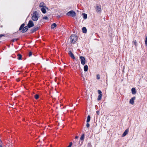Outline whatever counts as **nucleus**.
<instances>
[{
	"mask_svg": "<svg viewBox=\"0 0 147 147\" xmlns=\"http://www.w3.org/2000/svg\"><path fill=\"white\" fill-rule=\"evenodd\" d=\"M25 26L24 24H22L20 26L19 30H22V33L25 32L27 31L28 29V26L24 27Z\"/></svg>",
	"mask_w": 147,
	"mask_h": 147,
	"instance_id": "1",
	"label": "nucleus"
},
{
	"mask_svg": "<svg viewBox=\"0 0 147 147\" xmlns=\"http://www.w3.org/2000/svg\"><path fill=\"white\" fill-rule=\"evenodd\" d=\"M38 15L36 11L34 12L33 15L32 17V20L34 21H36L38 20Z\"/></svg>",
	"mask_w": 147,
	"mask_h": 147,
	"instance_id": "2",
	"label": "nucleus"
},
{
	"mask_svg": "<svg viewBox=\"0 0 147 147\" xmlns=\"http://www.w3.org/2000/svg\"><path fill=\"white\" fill-rule=\"evenodd\" d=\"M78 38L74 35H72L70 36V39L71 42L72 43H74L77 40Z\"/></svg>",
	"mask_w": 147,
	"mask_h": 147,
	"instance_id": "3",
	"label": "nucleus"
},
{
	"mask_svg": "<svg viewBox=\"0 0 147 147\" xmlns=\"http://www.w3.org/2000/svg\"><path fill=\"white\" fill-rule=\"evenodd\" d=\"M67 14L69 16H70L73 17H74L76 16V13L73 11H71L68 12Z\"/></svg>",
	"mask_w": 147,
	"mask_h": 147,
	"instance_id": "4",
	"label": "nucleus"
},
{
	"mask_svg": "<svg viewBox=\"0 0 147 147\" xmlns=\"http://www.w3.org/2000/svg\"><path fill=\"white\" fill-rule=\"evenodd\" d=\"M80 59L81 62L82 64L84 65L86 63V60L85 58L82 56H81L80 57Z\"/></svg>",
	"mask_w": 147,
	"mask_h": 147,
	"instance_id": "5",
	"label": "nucleus"
},
{
	"mask_svg": "<svg viewBox=\"0 0 147 147\" xmlns=\"http://www.w3.org/2000/svg\"><path fill=\"white\" fill-rule=\"evenodd\" d=\"M34 24L32 20H30L28 24V27L29 28H30L33 26Z\"/></svg>",
	"mask_w": 147,
	"mask_h": 147,
	"instance_id": "6",
	"label": "nucleus"
},
{
	"mask_svg": "<svg viewBox=\"0 0 147 147\" xmlns=\"http://www.w3.org/2000/svg\"><path fill=\"white\" fill-rule=\"evenodd\" d=\"M136 98V97L134 96L129 101V103L132 105H133L134 103V101Z\"/></svg>",
	"mask_w": 147,
	"mask_h": 147,
	"instance_id": "7",
	"label": "nucleus"
},
{
	"mask_svg": "<svg viewBox=\"0 0 147 147\" xmlns=\"http://www.w3.org/2000/svg\"><path fill=\"white\" fill-rule=\"evenodd\" d=\"M57 27V24L55 23H53L51 26V29H54L56 28Z\"/></svg>",
	"mask_w": 147,
	"mask_h": 147,
	"instance_id": "8",
	"label": "nucleus"
},
{
	"mask_svg": "<svg viewBox=\"0 0 147 147\" xmlns=\"http://www.w3.org/2000/svg\"><path fill=\"white\" fill-rule=\"evenodd\" d=\"M68 53L71 58H72V59H75V57H74V56L73 54L71 52V51H69Z\"/></svg>",
	"mask_w": 147,
	"mask_h": 147,
	"instance_id": "9",
	"label": "nucleus"
},
{
	"mask_svg": "<svg viewBox=\"0 0 147 147\" xmlns=\"http://www.w3.org/2000/svg\"><path fill=\"white\" fill-rule=\"evenodd\" d=\"M39 6L40 7L43 8L44 7H45V8H46L45 6V4L43 2H41L40 3Z\"/></svg>",
	"mask_w": 147,
	"mask_h": 147,
	"instance_id": "10",
	"label": "nucleus"
},
{
	"mask_svg": "<svg viewBox=\"0 0 147 147\" xmlns=\"http://www.w3.org/2000/svg\"><path fill=\"white\" fill-rule=\"evenodd\" d=\"M128 130L126 129L125 131L123 133V134L122 135V137H124L128 133Z\"/></svg>",
	"mask_w": 147,
	"mask_h": 147,
	"instance_id": "11",
	"label": "nucleus"
},
{
	"mask_svg": "<svg viewBox=\"0 0 147 147\" xmlns=\"http://www.w3.org/2000/svg\"><path fill=\"white\" fill-rule=\"evenodd\" d=\"M131 90L132 93V94H134L136 93V89L135 88H132L131 89Z\"/></svg>",
	"mask_w": 147,
	"mask_h": 147,
	"instance_id": "12",
	"label": "nucleus"
},
{
	"mask_svg": "<svg viewBox=\"0 0 147 147\" xmlns=\"http://www.w3.org/2000/svg\"><path fill=\"white\" fill-rule=\"evenodd\" d=\"M82 32L84 33H86L87 32V29L85 27H83L82 29Z\"/></svg>",
	"mask_w": 147,
	"mask_h": 147,
	"instance_id": "13",
	"label": "nucleus"
},
{
	"mask_svg": "<svg viewBox=\"0 0 147 147\" xmlns=\"http://www.w3.org/2000/svg\"><path fill=\"white\" fill-rule=\"evenodd\" d=\"M46 8H45V7H44L41 8V10L42 12L44 13H46Z\"/></svg>",
	"mask_w": 147,
	"mask_h": 147,
	"instance_id": "14",
	"label": "nucleus"
},
{
	"mask_svg": "<svg viewBox=\"0 0 147 147\" xmlns=\"http://www.w3.org/2000/svg\"><path fill=\"white\" fill-rule=\"evenodd\" d=\"M96 9L97 12L100 11H101V9L100 7L97 6L96 8Z\"/></svg>",
	"mask_w": 147,
	"mask_h": 147,
	"instance_id": "15",
	"label": "nucleus"
},
{
	"mask_svg": "<svg viewBox=\"0 0 147 147\" xmlns=\"http://www.w3.org/2000/svg\"><path fill=\"white\" fill-rule=\"evenodd\" d=\"M84 71H88V66L87 65H85L84 67Z\"/></svg>",
	"mask_w": 147,
	"mask_h": 147,
	"instance_id": "16",
	"label": "nucleus"
},
{
	"mask_svg": "<svg viewBox=\"0 0 147 147\" xmlns=\"http://www.w3.org/2000/svg\"><path fill=\"white\" fill-rule=\"evenodd\" d=\"M82 15L84 19H86L87 18V15L86 14L83 13Z\"/></svg>",
	"mask_w": 147,
	"mask_h": 147,
	"instance_id": "17",
	"label": "nucleus"
},
{
	"mask_svg": "<svg viewBox=\"0 0 147 147\" xmlns=\"http://www.w3.org/2000/svg\"><path fill=\"white\" fill-rule=\"evenodd\" d=\"M84 134H82L80 138V140H84Z\"/></svg>",
	"mask_w": 147,
	"mask_h": 147,
	"instance_id": "18",
	"label": "nucleus"
},
{
	"mask_svg": "<svg viewBox=\"0 0 147 147\" xmlns=\"http://www.w3.org/2000/svg\"><path fill=\"white\" fill-rule=\"evenodd\" d=\"M90 116L88 115L87 117V122L88 123L89 122L90 120Z\"/></svg>",
	"mask_w": 147,
	"mask_h": 147,
	"instance_id": "19",
	"label": "nucleus"
},
{
	"mask_svg": "<svg viewBox=\"0 0 147 147\" xmlns=\"http://www.w3.org/2000/svg\"><path fill=\"white\" fill-rule=\"evenodd\" d=\"M18 59L19 60H21L22 59V56L21 55L19 54L18 55Z\"/></svg>",
	"mask_w": 147,
	"mask_h": 147,
	"instance_id": "20",
	"label": "nucleus"
},
{
	"mask_svg": "<svg viewBox=\"0 0 147 147\" xmlns=\"http://www.w3.org/2000/svg\"><path fill=\"white\" fill-rule=\"evenodd\" d=\"M102 95H99L98 96L97 99L99 100H101Z\"/></svg>",
	"mask_w": 147,
	"mask_h": 147,
	"instance_id": "21",
	"label": "nucleus"
},
{
	"mask_svg": "<svg viewBox=\"0 0 147 147\" xmlns=\"http://www.w3.org/2000/svg\"><path fill=\"white\" fill-rule=\"evenodd\" d=\"M98 92L99 95H102V92L100 90H98Z\"/></svg>",
	"mask_w": 147,
	"mask_h": 147,
	"instance_id": "22",
	"label": "nucleus"
},
{
	"mask_svg": "<svg viewBox=\"0 0 147 147\" xmlns=\"http://www.w3.org/2000/svg\"><path fill=\"white\" fill-rule=\"evenodd\" d=\"M35 98L37 99L39 98V95L38 94H36L34 96Z\"/></svg>",
	"mask_w": 147,
	"mask_h": 147,
	"instance_id": "23",
	"label": "nucleus"
},
{
	"mask_svg": "<svg viewBox=\"0 0 147 147\" xmlns=\"http://www.w3.org/2000/svg\"><path fill=\"white\" fill-rule=\"evenodd\" d=\"M96 78L97 79L99 80L100 78V76L98 74L96 76Z\"/></svg>",
	"mask_w": 147,
	"mask_h": 147,
	"instance_id": "24",
	"label": "nucleus"
},
{
	"mask_svg": "<svg viewBox=\"0 0 147 147\" xmlns=\"http://www.w3.org/2000/svg\"><path fill=\"white\" fill-rule=\"evenodd\" d=\"M146 40L145 41V44L146 45H147V36H146Z\"/></svg>",
	"mask_w": 147,
	"mask_h": 147,
	"instance_id": "25",
	"label": "nucleus"
},
{
	"mask_svg": "<svg viewBox=\"0 0 147 147\" xmlns=\"http://www.w3.org/2000/svg\"><path fill=\"white\" fill-rule=\"evenodd\" d=\"M72 142H70V143H69V145L67 147H71L72 145Z\"/></svg>",
	"mask_w": 147,
	"mask_h": 147,
	"instance_id": "26",
	"label": "nucleus"
},
{
	"mask_svg": "<svg viewBox=\"0 0 147 147\" xmlns=\"http://www.w3.org/2000/svg\"><path fill=\"white\" fill-rule=\"evenodd\" d=\"M32 55V53L31 52H29V57L31 56Z\"/></svg>",
	"mask_w": 147,
	"mask_h": 147,
	"instance_id": "27",
	"label": "nucleus"
},
{
	"mask_svg": "<svg viewBox=\"0 0 147 147\" xmlns=\"http://www.w3.org/2000/svg\"><path fill=\"white\" fill-rule=\"evenodd\" d=\"M133 42L134 44L135 45H136V43H137V42H136V40H134L133 41Z\"/></svg>",
	"mask_w": 147,
	"mask_h": 147,
	"instance_id": "28",
	"label": "nucleus"
},
{
	"mask_svg": "<svg viewBox=\"0 0 147 147\" xmlns=\"http://www.w3.org/2000/svg\"><path fill=\"white\" fill-rule=\"evenodd\" d=\"M43 19H44L46 20L48 19V17L47 16H45L43 17Z\"/></svg>",
	"mask_w": 147,
	"mask_h": 147,
	"instance_id": "29",
	"label": "nucleus"
},
{
	"mask_svg": "<svg viewBox=\"0 0 147 147\" xmlns=\"http://www.w3.org/2000/svg\"><path fill=\"white\" fill-rule=\"evenodd\" d=\"M86 126L87 127H88L90 126V124L88 123H87Z\"/></svg>",
	"mask_w": 147,
	"mask_h": 147,
	"instance_id": "30",
	"label": "nucleus"
},
{
	"mask_svg": "<svg viewBox=\"0 0 147 147\" xmlns=\"http://www.w3.org/2000/svg\"><path fill=\"white\" fill-rule=\"evenodd\" d=\"M96 113L98 115L99 114V111H96Z\"/></svg>",
	"mask_w": 147,
	"mask_h": 147,
	"instance_id": "31",
	"label": "nucleus"
},
{
	"mask_svg": "<svg viewBox=\"0 0 147 147\" xmlns=\"http://www.w3.org/2000/svg\"><path fill=\"white\" fill-rule=\"evenodd\" d=\"M17 40V39H13L12 40V41L13 42L15 41H16Z\"/></svg>",
	"mask_w": 147,
	"mask_h": 147,
	"instance_id": "32",
	"label": "nucleus"
},
{
	"mask_svg": "<svg viewBox=\"0 0 147 147\" xmlns=\"http://www.w3.org/2000/svg\"><path fill=\"white\" fill-rule=\"evenodd\" d=\"M75 138H76V139H78V136H76L75 137Z\"/></svg>",
	"mask_w": 147,
	"mask_h": 147,
	"instance_id": "33",
	"label": "nucleus"
},
{
	"mask_svg": "<svg viewBox=\"0 0 147 147\" xmlns=\"http://www.w3.org/2000/svg\"><path fill=\"white\" fill-rule=\"evenodd\" d=\"M2 36V35H0V38Z\"/></svg>",
	"mask_w": 147,
	"mask_h": 147,
	"instance_id": "34",
	"label": "nucleus"
}]
</instances>
